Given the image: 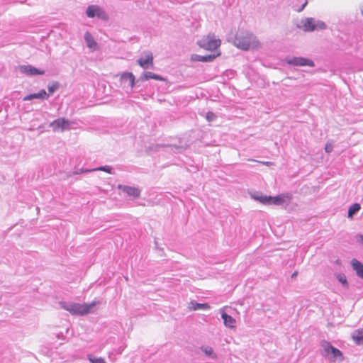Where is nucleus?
Returning <instances> with one entry per match:
<instances>
[{"mask_svg": "<svg viewBox=\"0 0 363 363\" xmlns=\"http://www.w3.org/2000/svg\"><path fill=\"white\" fill-rule=\"evenodd\" d=\"M86 14L89 18L97 17L101 20H106V13L98 5H90L86 10Z\"/></svg>", "mask_w": 363, "mask_h": 363, "instance_id": "9", "label": "nucleus"}, {"mask_svg": "<svg viewBox=\"0 0 363 363\" xmlns=\"http://www.w3.org/2000/svg\"><path fill=\"white\" fill-rule=\"evenodd\" d=\"M94 170H92V169H80V173H86V172H93Z\"/></svg>", "mask_w": 363, "mask_h": 363, "instance_id": "33", "label": "nucleus"}, {"mask_svg": "<svg viewBox=\"0 0 363 363\" xmlns=\"http://www.w3.org/2000/svg\"><path fill=\"white\" fill-rule=\"evenodd\" d=\"M121 81L124 85L128 84L132 89L135 85V76L131 72H124L121 77Z\"/></svg>", "mask_w": 363, "mask_h": 363, "instance_id": "13", "label": "nucleus"}, {"mask_svg": "<svg viewBox=\"0 0 363 363\" xmlns=\"http://www.w3.org/2000/svg\"><path fill=\"white\" fill-rule=\"evenodd\" d=\"M199 47L208 50H214L220 45V40L215 35L209 34L197 42Z\"/></svg>", "mask_w": 363, "mask_h": 363, "instance_id": "6", "label": "nucleus"}, {"mask_svg": "<svg viewBox=\"0 0 363 363\" xmlns=\"http://www.w3.org/2000/svg\"><path fill=\"white\" fill-rule=\"evenodd\" d=\"M92 170H96V171H104L108 174H113V168L111 166H101L96 168L92 169Z\"/></svg>", "mask_w": 363, "mask_h": 363, "instance_id": "26", "label": "nucleus"}, {"mask_svg": "<svg viewBox=\"0 0 363 363\" xmlns=\"http://www.w3.org/2000/svg\"><path fill=\"white\" fill-rule=\"evenodd\" d=\"M299 27L304 31H313L315 29H325L326 28V25L324 22L315 21L313 18H306L301 21Z\"/></svg>", "mask_w": 363, "mask_h": 363, "instance_id": "5", "label": "nucleus"}, {"mask_svg": "<svg viewBox=\"0 0 363 363\" xmlns=\"http://www.w3.org/2000/svg\"><path fill=\"white\" fill-rule=\"evenodd\" d=\"M351 265L353 269L356 272L357 275L363 279V264L356 259L351 261Z\"/></svg>", "mask_w": 363, "mask_h": 363, "instance_id": "17", "label": "nucleus"}, {"mask_svg": "<svg viewBox=\"0 0 363 363\" xmlns=\"http://www.w3.org/2000/svg\"><path fill=\"white\" fill-rule=\"evenodd\" d=\"M99 303L94 301L90 303H78L74 302L61 301L60 305L61 308L69 311L72 315H84L91 313L93 308Z\"/></svg>", "mask_w": 363, "mask_h": 363, "instance_id": "1", "label": "nucleus"}, {"mask_svg": "<svg viewBox=\"0 0 363 363\" xmlns=\"http://www.w3.org/2000/svg\"><path fill=\"white\" fill-rule=\"evenodd\" d=\"M201 351H203L204 352V354L211 357V359H216L217 358V355L214 352L213 348L211 347H209V346H202L201 347Z\"/></svg>", "mask_w": 363, "mask_h": 363, "instance_id": "22", "label": "nucleus"}, {"mask_svg": "<svg viewBox=\"0 0 363 363\" xmlns=\"http://www.w3.org/2000/svg\"><path fill=\"white\" fill-rule=\"evenodd\" d=\"M333 150V145L331 143H327L325 146V150L326 152L330 153Z\"/></svg>", "mask_w": 363, "mask_h": 363, "instance_id": "30", "label": "nucleus"}, {"mask_svg": "<svg viewBox=\"0 0 363 363\" xmlns=\"http://www.w3.org/2000/svg\"><path fill=\"white\" fill-rule=\"evenodd\" d=\"M125 347H126V345H122V346H120L117 350H116V352L118 354H121L123 352V350H124V349H125Z\"/></svg>", "mask_w": 363, "mask_h": 363, "instance_id": "32", "label": "nucleus"}, {"mask_svg": "<svg viewBox=\"0 0 363 363\" xmlns=\"http://www.w3.org/2000/svg\"><path fill=\"white\" fill-rule=\"evenodd\" d=\"M118 188L130 196L137 198L140 196V191L135 187L119 185Z\"/></svg>", "mask_w": 363, "mask_h": 363, "instance_id": "15", "label": "nucleus"}, {"mask_svg": "<svg viewBox=\"0 0 363 363\" xmlns=\"http://www.w3.org/2000/svg\"><path fill=\"white\" fill-rule=\"evenodd\" d=\"M206 120L209 122L213 121L216 118V116L211 111H208L206 116Z\"/></svg>", "mask_w": 363, "mask_h": 363, "instance_id": "29", "label": "nucleus"}, {"mask_svg": "<svg viewBox=\"0 0 363 363\" xmlns=\"http://www.w3.org/2000/svg\"><path fill=\"white\" fill-rule=\"evenodd\" d=\"M160 147H165V148H168V149H170L171 150H177V152H179L180 150V147H176V146H172V145H157V150H160Z\"/></svg>", "mask_w": 363, "mask_h": 363, "instance_id": "28", "label": "nucleus"}, {"mask_svg": "<svg viewBox=\"0 0 363 363\" xmlns=\"http://www.w3.org/2000/svg\"><path fill=\"white\" fill-rule=\"evenodd\" d=\"M308 4V1L307 0H304L303 4L300 6V5H296V4H293L292 6V8L294 11H297V12H301L304 8Z\"/></svg>", "mask_w": 363, "mask_h": 363, "instance_id": "27", "label": "nucleus"}, {"mask_svg": "<svg viewBox=\"0 0 363 363\" xmlns=\"http://www.w3.org/2000/svg\"><path fill=\"white\" fill-rule=\"evenodd\" d=\"M252 198L264 204L282 205L290 201L291 199V195L287 193L279 194L276 196H259V193H255L252 195Z\"/></svg>", "mask_w": 363, "mask_h": 363, "instance_id": "2", "label": "nucleus"}, {"mask_svg": "<svg viewBox=\"0 0 363 363\" xmlns=\"http://www.w3.org/2000/svg\"><path fill=\"white\" fill-rule=\"evenodd\" d=\"M321 354L330 362H335L336 360L342 361V352L333 347L329 342L323 341L321 342Z\"/></svg>", "mask_w": 363, "mask_h": 363, "instance_id": "3", "label": "nucleus"}, {"mask_svg": "<svg viewBox=\"0 0 363 363\" xmlns=\"http://www.w3.org/2000/svg\"><path fill=\"white\" fill-rule=\"evenodd\" d=\"M143 79L148 80L150 79L158 80V81H164V78L160 75L155 74L152 72H145L142 77Z\"/></svg>", "mask_w": 363, "mask_h": 363, "instance_id": "20", "label": "nucleus"}, {"mask_svg": "<svg viewBox=\"0 0 363 363\" xmlns=\"http://www.w3.org/2000/svg\"><path fill=\"white\" fill-rule=\"evenodd\" d=\"M48 97V94L45 91V89H41L38 93H34L28 94L23 99V101H31L35 99H46Z\"/></svg>", "mask_w": 363, "mask_h": 363, "instance_id": "14", "label": "nucleus"}, {"mask_svg": "<svg viewBox=\"0 0 363 363\" xmlns=\"http://www.w3.org/2000/svg\"><path fill=\"white\" fill-rule=\"evenodd\" d=\"M138 65L143 69H148L153 65V56L150 52H145V55L138 60Z\"/></svg>", "mask_w": 363, "mask_h": 363, "instance_id": "11", "label": "nucleus"}, {"mask_svg": "<svg viewBox=\"0 0 363 363\" xmlns=\"http://www.w3.org/2000/svg\"><path fill=\"white\" fill-rule=\"evenodd\" d=\"M284 61L289 65L292 66H308V67H314L315 64L313 61L310 59L304 58L302 57H286Z\"/></svg>", "mask_w": 363, "mask_h": 363, "instance_id": "8", "label": "nucleus"}, {"mask_svg": "<svg viewBox=\"0 0 363 363\" xmlns=\"http://www.w3.org/2000/svg\"><path fill=\"white\" fill-rule=\"evenodd\" d=\"M112 339L113 338H110L105 343H103L102 345H100V350H101L106 346V345L108 344Z\"/></svg>", "mask_w": 363, "mask_h": 363, "instance_id": "34", "label": "nucleus"}, {"mask_svg": "<svg viewBox=\"0 0 363 363\" xmlns=\"http://www.w3.org/2000/svg\"><path fill=\"white\" fill-rule=\"evenodd\" d=\"M18 69L21 73L24 74L27 76L43 75L45 74L44 70L39 69L30 65H21L19 66Z\"/></svg>", "mask_w": 363, "mask_h": 363, "instance_id": "10", "label": "nucleus"}, {"mask_svg": "<svg viewBox=\"0 0 363 363\" xmlns=\"http://www.w3.org/2000/svg\"><path fill=\"white\" fill-rule=\"evenodd\" d=\"M57 87H58V84H52L51 86H48V91H49L50 93L52 94V93L55 92L57 90Z\"/></svg>", "mask_w": 363, "mask_h": 363, "instance_id": "31", "label": "nucleus"}, {"mask_svg": "<svg viewBox=\"0 0 363 363\" xmlns=\"http://www.w3.org/2000/svg\"><path fill=\"white\" fill-rule=\"evenodd\" d=\"M360 204L357 203H353L348 209V218H352L353 216L360 210Z\"/></svg>", "mask_w": 363, "mask_h": 363, "instance_id": "21", "label": "nucleus"}, {"mask_svg": "<svg viewBox=\"0 0 363 363\" xmlns=\"http://www.w3.org/2000/svg\"><path fill=\"white\" fill-rule=\"evenodd\" d=\"M189 308L194 311L208 310L210 308V306L208 303H199L192 301L189 303Z\"/></svg>", "mask_w": 363, "mask_h": 363, "instance_id": "18", "label": "nucleus"}, {"mask_svg": "<svg viewBox=\"0 0 363 363\" xmlns=\"http://www.w3.org/2000/svg\"><path fill=\"white\" fill-rule=\"evenodd\" d=\"M337 279L342 284L343 287L347 289L349 287V284L347 280V277L344 274L339 273L336 275Z\"/></svg>", "mask_w": 363, "mask_h": 363, "instance_id": "23", "label": "nucleus"}, {"mask_svg": "<svg viewBox=\"0 0 363 363\" xmlns=\"http://www.w3.org/2000/svg\"><path fill=\"white\" fill-rule=\"evenodd\" d=\"M255 36L252 33L246 32L238 33L234 40V44L242 50H247L254 43Z\"/></svg>", "mask_w": 363, "mask_h": 363, "instance_id": "4", "label": "nucleus"}, {"mask_svg": "<svg viewBox=\"0 0 363 363\" xmlns=\"http://www.w3.org/2000/svg\"><path fill=\"white\" fill-rule=\"evenodd\" d=\"M74 123L73 121H71L68 119L65 118H60L51 122L50 123V127L52 128V130L55 132L59 130L62 132L73 128L72 125Z\"/></svg>", "mask_w": 363, "mask_h": 363, "instance_id": "7", "label": "nucleus"}, {"mask_svg": "<svg viewBox=\"0 0 363 363\" xmlns=\"http://www.w3.org/2000/svg\"><path fill=\"white\" fill-rule=\"evenodd\" d=\"M226 307H223L220 309V313L221 315V318L223 320V323L225 327L229 328H233L235 327V319L233 318L231 315L227 314L225 311Z\"/></svg>", "mask_w": 363, "mask_h": 363, "instance_id": "12", "label": "nucleus"}, {"mask_svg": "<svg viewBox=\"0 0 363 363\" xmlns=\"http://www.w3.org/2000/svg\"><path fill=\"white\" fill-rule=\"evenodd\" d=\"M352 339L357 345L363 344V329L354 330L352 335Z\"/></svg>", "mask_w": 363, "mask_h": 363, "instance_id": "19", "label": "nucleus"}, {"mask_svg": "<svg viewBox=\"0 0 363 363\" xmlns=\"http://www.w3.org/2000/svg\"><path fill=\"white\" fill-rule=\"evenodd\" d=\"M215 58V55H200L194 54L191 55V60L202 62H212Z\"/></svg>", "mask_w": 363, "mask_h": 363, "instance_id": "16", "label": "nucleus"}, {"mask_svg": "<svg viewBox=\"0 0 363 363\" xmlns=\"http://www.w3.org/2000/svg\"><path fill=\"white\" fill-rule=\"evenodd\" d=\"M362 15H363V10H362Z\"/></svg>", "mask_w": 363, "mask_h": 363, "instance_id": "36", "label": "nucleus"}, {"mask_svg": "<svg viewBox=\"0 0 363 363\" xmlns=\"http://www.w3.org/2000/svg\"><path fill=\"white\" fill-rule=\"evenodd\" d=\"M84 38L89 48H92L96 45V42L89 33H85Z\"/></svg>", "mask_w": 363, "mask_h": 363, "instance_id": "24", "label": "nucleus"}, {"mask_svg": "<svg viewBox=\"0 0 363 363\" xmlns=\"http://www.w3.org/2000/svg\"><path fill=\"white\" fill-rule=\"evenodd\" d=\"M87 359L91 363H106L105 359L102 357H96L92 354H88Z\"/></svg>", "mask_w": 363, "mask_h": 363, "instance_id": "25", "label": "nucleus"}, {"mask_svg": "<svg viewBox=\"0 0 363 363\" xmlns=\"http://www.w3.org/2000/svg\"><path fill=\"white\" fill-rule=\"evenodd\" d=\"M296 274H297V272H294V273L292 274V277H296Z\"/></svg>", "mask_w": 363, "mask_h": 363, "instance_id": "35", "label": "nucleus"}]
</instances>
